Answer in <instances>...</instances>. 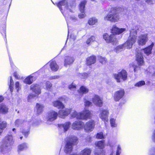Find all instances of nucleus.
I'll use <instances>...</instances> for the list:
<instances>
[{
	"label": "nucleus",
	"instance_id": "7ed1b4c3",
	"mask_svg": "<svg viewBox=\"0 0 155 155\" xmlns=\"http://www.w3.org/2000/svg\"><path fill=\"white\" fill-rule=\"evenodd\" d=\"M13 142V137L12 135H8L6 136L3 145L1 147L2 151L5 153L10 150L11 146Z\"/></svg>",
	"mask_w": 155,
	"mask_h": 155
},
{
	"label": "nucleus",
	"instance_id": "4be33fe9",
	"mask_svg": "<svg viewBox=\"0 0 155 155\" xmlns=\"http://www.w3.org/2000/svg\"><path fill=\"white\" fill-rule=\"evenodd\" d=\"M74 61V58L70 56H67L65 57L64 61V65L66 66L72 64Z\"/></svg>",
	"mask_w": 155,
	"mask_h": 155
},
{
	"label": "nucleus",
	"instance_id": "c85d7f7f",
	"mask_svg": "<svg viewBox=\"0 0 155 155\" xmlns=\"http://www.w3.org/2000/svg\"><path fill=\"white\" fill-rule=\"evenodd\" d=\"M88 91V89L86 87L82 86L80 87L79 90H78V92L80 94H83L87 93Z\"/></svg>",
	"mask_w": 155,
	"mask_h": 155
},
{
	"label": "nucleus",
	"instance_id": "9d476101",
	"mask_svg": "<svg viewBox=\"0 0 155 155\" xmlns=\"http://www.w3.org/2000/svg\"><path fill=\"white\" fill-rule=\"evenodd\" d=\"M103 38L106 42L111 43L114 45H116L118 43V40L114 35H111L109 36L107 34H104L103 35Z\"/></svg>",
	"mask_w": 155,
	"mask_h": 155
},
{
	"label": "nucleus",
	"instance_id": "864d4df0",
	"mask_svg": "<svg viewBox=\"0 0 155 155\" xmlns=\"http://www.w3.org/2000/svg\"><path fill=\"white\" fill-rule=\"evenodd\" d=\"M95 155H104V152L103 150H101V152L99 153H96Z\"/></svg>",
	"mask_w": 155,
	"mask_h": 155
},
{
	"label": "nucleus",
	"instance_id": "bb28decb",
	"mask_svg": "<svg viewBox=\"0 0 155 155\" xmlns=\"http://www.w3.org/2000/svg\"><path fill=\"white\" fill-rule=\"evenodd\" d=\"M96 146L100 149H103L105 147V144L104 140L99 141L95 143Z\"/></svg>",
	"mask_w": 155,
	"mask_h": 155
},
{
	"label": "nucleus",
	"instance_id": "4468645a",
	"mask_svg": "<svg viewBox=\"0 0 155 155\" xmlns=\"http://www.w3.org/2000/svg\"><path fill=\"white\" fill-rule=\"evenodd\" d=\"M58 114L54 111H52L48 113L47 117V121H52L56 119Z\"/></svg>",
	"mask_w": 155,
	"mask_h": 155
},
{
	"label": "nucleus",
	"instance_id": "37998d69",
	"mask_svg": "<svg viewBox=\"0 0 155 155\" xmlns=\"http://www.w3.org/2000/svg\"><path fill=\"white\" fill-rule=\"evenodd\" d=\"M145 82L143 81H139L138 83H136L135 84V86L137 87H140L144 84H145Z\"/></svg>",
	"mask_w": 155,
	"mask_h": 155
},
{
	"label": "nucleus",
	"instance_id": "de8ad7c7",
	"mask_svg": "<svg viewBox=\"0 0 155 155\" xmlns=\"http://www.w3.org/2000/svg\"><path fill=\"white\" fill-rule=\"evenodd\" d=\"M15 88L17 90V91H18V90L20 88V87L19 86V83L18 81H17L15 82Z\"/></svg>",
	"mask_w": 155,
	"mask_h": 155
},
{
	"label": "nucleus",
	"instance_id": "473e14b6",
	"mask_svg": "<svg viewBox=\"0 0 155 155\" xmlns=\"http://www.w3.org/2000/svg\"><path fill=\"white\" fill-rule=\"evenodd\" d=\"M97 22V20L95 18H90L88 21V23L90 25H93Z\"/></svg>",
	"mask_w": 155,
	"mask_h": 155
},
{
	"label": "nucleus",
	"instance_id": "4d7b16f0",
	"mask_svg": "<svg viewBox=\"0 0 155 155\" xmlns=\"http://www.w3.org/2000/svg\"><path fill=\"white\" fill-rule=\"evenodd\" d=\"M59 78V76H52L51 78V79H58Z\"/></svg>",
	"mask_w": 155,
	"mask_h": 155
},
{
	"label": "nucleus",
	"instance_id": "49530a36",
	"mask_svg": "<svg viewBox=\"0 0 155 155\" xmlns=\"http://www.w3.org/2000/svg\"><path fill=\"white\" fill-rule=\"evenodd\" d=\"M121 148L120 145H118L116 152V155H119L121 153Z\"/></svg>",
	"mask_w": 155,
	"mask_h": 155
},
{
	"label": "nucleus",
	"instance_id": "39448f33",
	"mask_svg": "<svg viewBox=\"0 0 155 155\" xmlns=\"http://www.w3.org/2000/svg\"><path fill=\"white\" fill-rule=\"evenodd\" d=\"M78 141V140L77 137H71L65 146L64 152L66 153H70L72 150V145L77 143Z\"/></svg>",
	"mask_w": 155,
	"mask_h": 155
},
{
	"label": "nucleus",
	"instance_id": "ddd939ff",
	"mask_svg": "<svg viewBox=\"0 0 155 155\" xmlns=\"http://www.w3.org/2000/svg\"><path fill=\"white\" fill-rule=\"evenodd\" d=\"M126 31V28H118L115 25H114L112 26L111 31L114 34H120Z\"/></svg>",
	"mask_w": 155,
	"mask_h": 155
},
{
	"label": "nucleus",
	"instance_id": "c03bdc74",
	"mask_svg": "<svg viewBox=\"0 0 155 155\" xmlns=\"http://www.w3.org/2000/svg\"><path fill=\"white\" fill-rule=\"evenodd\" d=\"M23 121L21 120H17L15 121V125L16 126L18 127L22 123Z\"/></svg>",
	"mask_w": 155,
	"mask_h": 155
},
{
	"label": "nucleus",
	"instance_id": "1a4fd4ad",
	"mask_svg": "<svg viewBox=\"0 0 155 155\" xmlns=\"http://www.w3.org/2000/svg\"><path fill=\"white\" fill-rule=\"evenodd\" d=\"M148 40V38L147 34H141L138 36L137 42L139 45L143 46L146 44Z\"/></svg>",
	"mask_w": 155,
	"mask_h": 155
},
{
	"label": "nucleus",
	"instance_id": "3c124183",
	"mask_svg": "<svg viewBox=\"0 0 155 155\" xmlns=\"http://www.w3.org/2000/svg\"><path fill=\"white\" fill-rule=\"evenodd\" d=\"M81 75V78H84V79L87 78L88 76V74L86 73H83Z\"/></svg>",
	"mask_w": 155,
	"mask_h": 155
},
{
	"label": "nucleus",
	"instance_id": "e2e57ef3",
	"mask_svg": "<svg viewBox=\"0 0 155 155\" xmlns=\"http://www.w3.org/2000/svg\"><path fill=\"white\" fill-rule=\"evenodd\" d=\"M134 72H136L137 71V69H136V68L134 67Z\"/></svg>",
	"mask_w": 155,
	"mask_h": 155
},
{
	"label": "nucleus",
	"instance_id": "6e6552de",
	"mask_svg": "<svg viewBox=\"0 0 155 155\" xmlns=\"http://www.w3.org/2000/svg\"><path fill=\"white\" fill-rule=\"evenodd\" d=\"M104 19L106 21H109L111 22H115L118 21L119 19V16L118 13L116 12H112L108 14L106 16Z\"/></svg>",
	"mask_w": 155,
	"mask_h": 155
},
{
	"label": "nucleus",
	"instance_id": "5701e85b",
	"mask_svg": "<svg viewBox=\"0 0 155 155\" xmlns=\"http://www.w3.org/2000/svg\"><path fill=\"white\" fill-rule=\"evenodd\" d=\"M53 106L58 108L62 109L64 107L63 104L59 100L54 101L53 103Z\"/></svg>",
	"mask_w": 155,
	"mask_h": 155
},
{
	"label": "nucleus",
	"instance_id": "13d9d810",
	"mask_svg": "<svg viewBox=\"0 0 155 155\" xmlns=\"http://www.w3.org/2000/svg\"><path fill=\"white\" fill-rule=\"evenodd\" d=\"M14 76L16 78L18 79H19V78H18V75L17 73H15L14 74Z\"/></svg>",
	"mask_w": 155,
	"mask_h": 155
},
{
	"label": "nucleus",
	"instance_id": "9b49d317",
	"mask_svg": "<svg viewBox=\"0 0 155 155\" xmlns=\"http://www.w3.org/2000/svg\"><path fill=\"white\" fill-rule=\"evenodd\" d=\"M94 120H91L87 122L84 126V129L86 132L91 131L94 126Z\"/></svg>",
	"mask_w": 155,
	"mask_h": 155
},
{
	"label": "nucleus",
	"instance_id": "0eeeda50",
	"mask_svg": "<svg viewBox=\"0 0 155 155\" xmlns=\"http://www.w3.org/2000/svg\"><path fill=\"white\" fill-rule=\"evenodd\" d=\"M40 87V86L37 84H33L31 86V89L36 94H30L28 97V100L31 99L32 98L36 97L41 93V91Z\"/></svg>",
	"mask_w": 155,
	"mask_h": 155
},
{
	"label": "nucleus",
	"instance_id": "79ce46f5",
	"mask_svg": "<svg viewBox=\"0 0 155 155\" xmlns=\"http://www.w3.org/2000/svg\"><path fill=\"white\" fill-rule=\"evenodd\" d=\"M110 124L111 127H116L117 126V124L115 123V120L113 119H111L110 120Z\"/></svg>",
	"mask_w": 155,
	"mask_h": 155
},
{
	"label": "nucleus",
	"instance_id": "2eb2a0df",
	"mask_svg": "<svg viewBox=\"0 0 155 155\" xmlns=\"http://www.w3.org/2000/svg\"><path fill=\"white\" fill-rule=\"evenodd\" d=\"M124 91L121 89L116 91L114 94V98L115 101H119L122 97L124 94Z\"/></svg>",
	"mask_w": 155,
	"mask_h": 155
},
{
	"label": "nucleus",
	"instance_id": "412c9836",
	"mask_svg": "<svg viewBox=\"0 0 155 155\" xmlns=\"http://www.w3.org/2000/svg\"><path fill=\"white\" fill-rule=\"evenodd\" d=\"M136 60L139 65H142L144 63L143 58L140 53H138L136 55Z\"/></svg>",
	"mask_w": 155,
	"mask_h": 155
},
{
	"label": "nucleus",
	"instance_id": "72a5a7b5",
	"mask_svg": "<svg viewBox=\"0 0 155 155\" xmlns=\"http://www.w3.org/2000/svg\"><path fill=\"white\" fill-rule=\"evenodd\" d=\"M7 126V123L5 121H3L0 123V135L4 129Z\"/></svg>",
	"mask_w": 155,
	"mask_h": 155
},
{
	"label": "nucleus",
	"instance_id": "a211bd4d",
	"mask_svg": "<svg viewBox=\"0 0 155 155\" xmlns=\"http://www.w3.org/2000/svg\"><path fill=\"white\" fill-rule=\"evenodd\" d=\"M4 100L3 97L0 96V102ZM8 108L5 105L3 104H0V113L2 114H5L8 113Z\"/></svg>",
	"mask_w": 155,
	"mask_h": 155
},
{
	"label": "nucleus",
	"instance_id": "8fccbe9b",
	"mask_svg": "<svg viewBox=\"0 0 155 155\" xmlns=\"http://www.w3.org/2000/svg\"><path fill=\"white\" fill-rule=\"evenodd\" d=\"M82 13L78 15V17L80 18H83L86 16V15L84 13Z\"/></svg>",
	"mask_w": 155,
	"mask_h": 155
},
{
	"label": "nucleus",
	"instance_id": "7c9ffc66",
	"mask_svg": "<svg viewBox=\"0 0 155 155\" xmlns=\"http://www.w3.org/2000/svg\"><path fill=\"white\" fill-rule=\"evenodd\" d=\"M33 81V78L32 76H30L26 78L24 80V82L27 84H31Z\"/></svg>",
	"mask_w": 155,
	"mask_h": 155
},
{
	"label": "nucleus",
	"instance_id": "6ab92c4d",
	"mask_svg": "<svg viewBox=\"0 0 155 155\" xmlns=\"http://www.w3.org/2000/svg\"><path fill=\"white\" fill-rule=\"evenodd\" d=\"M59 111V117L61 118H64L65 116H67L70 113V109L65 108L64 107Z\"/></svg>",
	"mask_w": 155,
	"mask_h": 155
},
{
	"label": "nucleus",
	"instance_id": "c9c22d12",
	"mask_svg": "<svg viewBox=\"0 0 155 155\" xmlns=\"http://www.w3.org/2000/svg\"><path fill=\"white\" fill-rule=\"evenodd\" d=\"M27 146L25 143H23L18 146V151H20L23 150L27 148Z\"/></svg>",
	"mask_w": 155,
	"mask_h": 155
},
{
	"label": "nucleus",
	"instance_id": "f704fd0d",
	"mask_svg": "<svg viewBox=\"0 0 155 155\" xmlns=\"http://www.w3.org/2000/svg\"><path fill=\"white\" fill-rule=\"evenodd\" d=\"M125 48V46L124 44L122 45H120L116 47L114 49V50L116 52H118L119 51H121Z\"/></svg>",
	"mask_w": 155,
	"mask_h": 155
},
{
	"label": "nucleus",
	"instance_id": "b1692460",
	"mask_svg": "<svg viewBox=\"0 0 155 155\" xmlns=\"http://www.w3.org/2000/svg\"><path fill=\"white\" fill-rule=\"evenodd\" d=\"M96 57L94 56H91L88 58L87 59V64L88 65L94 64L96 61Z\"/></svg>",
	"mask_w": 155,
	"mask_h": 155
},
{
	"label": "nucleus",
	"instance_id": "cd10ccee",
	"mask_svg": "<svg viewBox=\"0 0 155 155\" xmlns=\"http://www.w3.org/2000/svg\"><path fill=\"white\" fill-rule=\"evenodd\" d=\"M91 152L90 149L86 148L80 152V155H90Z\"/></svg>",
	"mask_w": 155,
	"mask_h": 155
},
{
	"label": "nucleus",
	"instance_id": "5fc2aeb1",
	"mask_svg": "<svg viewBox=\"0 0 155 155\" xmlns=\"http://www.w3.org/2000/svg\"><path fill=\"white\" fill-rule=\"evenodd\" d=\"M152 140L153 142H155V130H154L153 133Z\"/></svg>",
	"mask_w": 155,
	"mask_h": 155
},
{
	"label": "nucleus",
	"instance_id": "09e8293b",
	"mask_svg": "<svg viewBox=\"0 0 155 155\" xmlns=\"http://www.w3.org/2000/svg\"><path fill=\"white\" fill-rule=\"evenodd\" d=\"M84 105L85 106H89L91 105L92 103L90 101H84Z\"/></svg>",
	"mask_w": 155,
	"mask_h": 155
},
{
	"label": "nucleus",
	"instance_id": "680f3d73",
	"mask_svg": "<svg viewBox=\"0 0 155 155\" xmlns=\"http://www.w3.org/2000/svg\"><path fill=\"white\" fill-rule=\"evenodd\" d=\"M69 155H78L77 153H73L72 154H71Z\"/></svg>",
	"mask_w": 155,
	"mask_h": 155
},
{
	"label": "nucleus",
	"instance_id": "f03ea898",
	"mask_svg": "<svg viewBox=\"0 0 155 155\" xmlns=\"http://www.w3.org/2000/svg\"><path fill=\"white\" fill-rule=\"evenodd\" d=\"M70 112L71 113V117L79 119L86 120L89 118L91 115L90 112L86 109H84L82 113H77L75 110L70 109Z\"/></svg>",
	"mask_w": 155,
	"mask_h": 155
},
{
	"label": "nucleus",
	"instance_id": "338daca9",
	"mask_svg": "<svg viewBox=\"0 0 155 155\" xmlns=\"http://www.w3.org/2000/svg\"><path fill=\"white\" fill-rule=\"evenodd\" d=\"M22 137H20V139H21H21H22Z\"/></svg>",
	"mask_w": 155,
	"mask_h": 155
},
{
	"label": "nucleus",
	"instance_id": "aec40b11",
	"mask_svg": "<svg viewBox=\"0 0 155 155\" xmlns=\"http://www.w3.org/2000/svg\"><path fill=\"white\" fill-rule=\"evenodd\" d=\"M154 46V44L152 43L150 45L146 48L142 49L141 50L147 56L151 54L152 53V50Z\"/></svg>",
	"mask_w": 155,
	"mask_h": 155
},
{
	"label": "nucleus",
	"instance_id": "f3484780",
	"mask_svg": "<svg viewBox=\"0 0 155 155\" xmlns=\"http://www.w3.org/2000/svg\"><path fill=\"white\" fill-rule=\"evenodd\" d=\"M108 114V112L107 110H103L101 111L99 117L103 120L107 121Z\"/></svg>",
	"mask_w": 155,
	"mask_h": 155
},
{
	"label": "nucleus",
	"instance_id": "774afa93",
	"mask_svg": "<svg viewBox=\"0 0 155 155\" xmlns=\"http://www.w3.org/2000/svg\"><path fill=\"white\" fill-rule=\"evenodd\" d=\"M150 73H151V71H150Z\"/></svg>",
	"mask_w": 155,
	"mask_h": 155
},
{
	"label": "nucleus",
	"instance_id": "603ef678",
	"mask_svg": "<svg viewBox=\"0 0 155 155\" xmlns=\"http://www.w3.org/2000/svg\"><path fill=\"white\" fill-rule=\"evenodd\" d=\"M14 84L11 83H10V84L9 86V88L10 89V91L12 92L13 91V87Z\"/></svg>",
	"mask_w": 155,
	"mask_h": 155
},
{
	"label": "nucleus",
	"instance_id": "bf43d9fd",
	"mask_svg": "<svg viewBox=\"0 0 155 155\" xmlns=\"http://www.w3.org/2000/svg\"><path fill=\"white\" fill-rule=\"evenodd\" d=\"M71 19L74 21H75L76 20V18L74 16L71 17Z\"/></svg>",
	"mask_w": 155,
	"mask_h": 155
},
{
	"label": "nucleus",
	"instance_id": "20e7f679",
	"mask_svg": "<svg viewBox=\"0 0 155 155\" xmlns=\"http://www.w3.org/2000/svg\"><path fill=\"white\" fill-rule=\"evenodd\" d=\"M69 1L67 0H64L59 2L57 4V5L61 11L62 9V6H64V8L66 10H68L70 12H72V9H74L75 7V5L74 2L69 3Z\"/></svg>",
	"mask_w": 155,
	"mask_h": 155
},
{
	"label": "nucleus",
	"instance_id": "58836bf2",
	"mask_svg": "<svg viewBox=\"0 0 155 155\" xmlns=\"http://www.w3.org/2000/svg\"><path fill=\"white\" fill-rule=\"evenodd\" d=\"M45 85L46 88L47 90L50 91L51 90L52 84L50 82L47 81Z\"/></svg>",
	"mask_w": 155,
	"mask_h": 155
},
{
	"label": "nucleus",
	"instance_id": "e433bc0d",
	"mask_svg": "<svg viewBox=\"0 0 155 155\" xmlns=\"http://www.w3.org/2000/svg\"><path fill=\"white\" fill-rule=\"evenodd\" d=\"M96 38L95 37L92 36L87 39L86 41V43L88 45L91 42H92L94 41H96Z\"/></svg>",
	"mask_w": 155,
	"mask_h": 155
},
{
	"label": "nucleus",
	"instance_id": "2f4dec72",
	"mask_svg": "<svg viewBox=\"0 0 155 155\" xmlns=\"http://www.w3.org/2000/svg\"><path fill=\"white\" fill-rule=\"evenodd\" d=\"M36 107L37 109V112L38 114H40L42 111L44 107L43 105L37 103Z\"/></svg>",
	"mask_w": 155,
	"mask_h": 155
},
{
	"label": "nucleus",
	"instance_id": "4c0bfd02",
	"mask_svg": "<svg viewBox=\"0 0 155 155\" xmlns=\"http://www.w3.org/2000/svg\"><path fill=\"white\" fill-rule=\"evenodd\" d=\"M99 59L100 62L102 64H105L107 62V59L104 57L100 56L99 58Z\"/></svg>",
	"mask_w": 155,
	"mask_h": 155
},
{
	"label": "nucleus",
	"instance_id": "052dcab7",
	"mask_svg": "<svg viewBox=\"0 0 155 155\" xmlns=\"http://www.w3.org/2000/svg\"><path fill=\"white\" fill-rule=\"evenodd\" d=\"M10 83L12 84H14V81H13L12 79V77H10Z\"/></svg>",
	"mask_w": 155,
	"mask_h": 155
},
{
	"label": "nucleus",
	"instance_id": "393cba45",
	"mask_svg": "<svg viewBox=\"0 0 155 155\" xmlns=\"http://www.w3.org/2000/svg\"><path fill=\"white\" fill-rule=\"evenodd\" d=\"M50 66L52 70L54 71H57L59 68L56 62L54 61H51Z\"/></svg>",
	"mask_w": 155,
	"mask_h": 155
},
{
	"label": "nucleus",
	"instance_id": "a878e982",
	"mask_svg": "<svg viewBox=\"0 0 155 155\" xmlns=\"http://www.w3.org/2000/svg\"><path fill=\"white\" fill-rule=\"evenodd\" d=\"M70 124V123L67 122L64 124H58V126L60 128H63L64 131H65L69 128Z\"/></svg>",
	"mask_w": 155,
	"mask_h": 155
},
{
	"label": "nucleus",
	"instance_id": "6e6d98bb",
	"mask_svg": "<svg viewBox=\"0 0 155 155\" xmlns=\"http://www.w3.org/2000/svg\"><path fill=\"white\" fill-rule=\"evenodd\" d=\"M22 133L26 136L27 137L29 134V132L28 131L25 132L24 131H22Z\"/></svg>",
	"mask_w": 155,
	"mask_h": 155
},
{
	"label": "nucleus",
	"instance_id": "f257e3e1",
	"mask_svg": "<svg viewBox=\"0 0 155 155\" xmlns=\"http://www.w3.org/2000/svg\"><path fill=\"white\" fill-rule=\"evenodd\" d=\"M137 33L136 29H132L130 30L129 37L127 40L124 44L125 48L128 49L131 48L136 41Z\"/></svg>",
	"mask_w": 155,
	"mask_h": 155
},
{
	"label": "nucleus",
	"instance_id": "f8f14e48",
	"mask_svg": "<svg viewBox=\"0 0 155 155\" xmlns=\"http://www.w3.org/2000/svg\"><path fill=\"white\" fill-rule=\"evenodd\" d=\"M92 101L96 105L101 107L102 105L103 102L102 99L97 95H95L92 99Z\"/></svg>",
	"mask_w": 155,
	"mask_h": 155
},
{
	"label": "nucleus",
	"instance_id": "a19ab883",
	"mask_svg": "<svg viewBox=\"0 0 155 155\" xmlns=\"http://www.w3.org/2000/svg\"><path fill=\"white\" fill-rule=\"evenodd\" d=\"M96 137L99 139H101L104 138L103 133L102 132H100L97 134L96 135Z\"/></svg>",
	"mask_w": 155,
	"mask_h": 155
},
{
	"label": "nucleus",
	"instance_id": "0e129e2a",
	"mask_svg": "<svg viewBox=\"0 0 155 155\" xmlns=\"http://www.w3.org/2000/svg\"><path fill=\"white\" fill-rule=\"evenodd\" d=\"M15 130H16V129H15V128H13L12 129L13 131H15Z\"/></svg>",
	"mask_w": 155,
	"mask_h": 155
},
{
	"label": "nucleus",
	"instance_id": "dca6fc26",
	"mask_svg": "<svg viewBox=\"0 0 155 155\" xmlns=\"http://www.w3.org/2000/svg\"><path fill=\"white\" fill-rule=\"evenodd\" d=\"M84 124L81 121H75L72 125V128L75 130H79L83 126Z\"/></svg>",
	"mask_w": 155,
	"mask_h": 155
},
{
	"label": "nucleus",
	"instance_id": "c756f323",
	"mask_svg": "<svg viewBox=\"0 0 155 155\" xmlns=\"http://www.w3.org/2000/svg\"><path fill=\"white\" fill-rule=\"evenodd\" d=\"M86 2V1L84 0L81 2L80 4L79 9L81 13L84 12V8Z\"/></svg>",
	"mask_w": 155,
	"mask_h": 155
},
{
	"label": "nucleus",
	"instance_id": "69168bd1",
	"mask_svg": "<svg viewBox=\"0 0 155 155\" xmlns=\"http://www.w3.org/2000/svg\"><path fill=\"white\" fill-rule=\"evenodd\" d=\"M153 75L155 76V71H154V73L153 74Z\"/></svg>",
	"mask_w": 155,
	"mask_h": 155
},
{
	"label": "nucleus",
	"instance_id": "ea45409f",
	"mask_svg": "<svg viewBox=\"0 0 155 155\" xmlns=\"http://www.w3.org/2000/svg\"><path fill=\"white\" fill-rule=\"evenodd\" d=\"M68 88L71 91H74L76 89V86L75 84L72 83L68 86Z\"/></svg>",
	"mask_w": 155,
	"mask_h": 155
},
{
	"label": "nucleus",
	"instance_id": "423d86ee",
	"mask_svg": "<svg viewBox=\"0 0 155 155\" xmlns=\"http://www.w3.org/2000/svg\"><path fill=\"white\" fill-rule=\"evenodd\" d=\"M113 76L117 82H120L127 79V73L125 70H123L117 74H114Z\"/></svg>",
	"mask_w": 155,
	"mask_h": 155
},
{
	"label": "nucleus",
	"instance_id": "a18cd8bd",
	"mask_svg": "<svg viewBox=\"0 0 155 155\" xmlns=\"http://www.w3.org/2000/svg\"><path fill=\"white\" fill-rule=\"evenodd\" d=\"M148 4L151 5L153 4L155 2V0H144Z\"/></svg>",
	"mask_w": 155,
	"mask_h": 155
}]
</instances>
